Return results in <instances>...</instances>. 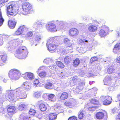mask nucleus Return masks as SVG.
<instances>
[{"label": "nucleus", "mask_w": 120, "mask_h": 120, "mask_svg": "<svg viewBox=\"0 0 120 120\" xmlns=\"http://www.w3.org/2000/svg\"><path fill=\"white\" fill-rule=\"evenodd\" d=\"M69 42H70V41L67 38H66L64 40V42L65 43V44L68 42L69 43Z\"/></svg>", "instance_id": "09e8293b"}, {"label": "nucleus", "mask_w": 120, "mask_h": 120, "mask_svg": "<svg viewBox=\"0 0 120 120\" xmlns=\"http://www.w3.org/2000/svg\"><path fill=\"white\" fill-rule=\"evenodd\" d=\"M6 109L7 113L5 116L7 117L11 118L16 112V108L14 105H8L6 107Z\"/></svg>", "instance_id": "7ed1b4c3"}, {"label": "nucleus", "mask_w": 120, "mask_h": 120, "mask_svg": "<svg viewBox=\"0 0 120 120\" xmlns=\"http://www.w3.org/2000/svg\"><path fill=\"white\" fill-rule=\"evenodd\" d=\"M21 75L19 70L15 69H12L9 71L8 75L11 79L17 80L20 77Z\"/></svg>", "instance_id": "20e7f679"}, {"label": "nucleus", "mask_w": 120, "mask_h": 120, "mask_svg": "<svg viewBox=\"0 0 120 120\" xmlns=\"http://www.w3.org/2000/svg\"><path fill=\"white\" fill-rule=\"evenodd\" d=\"M98 34L99 35L101 38L105 37L107 34L105 30L102 29H101L100 30Z\"/></svg>", "instance_id": "5701e85b"}, {"label": "nucleus", "mask_w": 120, "mask_h": 120, "mask_svg": "<svg viewBox=\"0 0 120 120\" xmlns=\"http://www.w3.org/2000/svg\"><path fill=\"white\" fill-rule=\"evenodd\" d=\"M84 112L85 111L83 110H81L79 111L78 116V118L79 119H83L84 116Z\"/></svg>", "instance_id": "4be33fe9"}, {"label": "nucleus", "mask_w": 120, "mask_h": 120, "mask_svg": "<svg viewBox=\"0 0 120 120\" xmlns=\"http://www.w3.org/2000/svg\"><path fill=\"white\" fill-rule=\"evenodd\" d=\"M23 120H29L28 117L27 116H24L23 117Z\"/></svg>", "instance_id": "6e6d98bb"}, {"label": "nucleus", "mask_w": 120, "mask_h": 120, "mask_svg": "<svg viewBox=\"0 0 120 120\" xmlns=\"http://www.w3.org/2000/svg\"><path fill=\"white\" fill-rule=\"evenodd\" d=\"M3 65V64L2 63H0V66H2Z\"/></svg>", "instance_id": "680f3d73"}, {"label": "nucleus", "mask_w": 120, "mask_h": 120, "mask_svg": "<svg viewBox=\"0 0 120 120\" xmlns=\"http://www.w3.org/2000/svg\"><path fill=\"white\" fill-rule=\"evenodd\" d=\"M114 69L113 66L109 67L107 69V71L109 73H112L114 70Z\"/></svg>", "instance_id": "4c0bfd02"}, {"label": "nucleus", "mask_w": 120, "mask_h": 120, "mask_svg": "<svg viewBox=\"0 0 120 120\" xmlns=\"http://www.w3.org/2000/svg\"><path fill=\"white\" fill-rule=\"evenodd\" d=\"M33 35V34L32 31H28L26 34L25 37L27 38H29L32 37Z\"/></svg>", "instance_id": "473e14b6"}, {"label": "nucleus", "mask_w": 120, "mask_h": 120, "mask_svg": "<svg viewBox=\"0 0 120 120\" xmlns=\"http://www.w3.org/2000/svg\"><path fill=\"white\" fill-rule=\"evenodd\" d=\"M88 29L90 32H94L97 30V27L95 25H91L88 27Z\"/></svg>", "instance_id": "aec40b11"}, {"label": "nucleus", "mask_w": 120, "mask_h": 120, "mask_svg": "<svg viewBox=\"0 0 120 120\" xmlns=\"http://www.w3.org/2000/svg\"><path fill=\"white\" fill-rule=\"evenodd\" d=\"M88 42V41L87 40L85 39H79V44H81L82 43L84 44L85 43H87Z\"/></svg>", "instance_id": "c9c22d12"}, {"label": "nucleus", "mask_w": 120, "mask_h": 120, "mask_svg": "<svg viewBox=\"0 0 120 120\" xmlns=\"http://www.w3.org/2000/svg\"><path fill=\"white\" fill-rule=\"evenodd\" d=\"M64 105L69 108H71L74 107L72 103L69 101H66L64 103Z\"/></svg>", "instance_id": "393cba45"}, {"label": "nucleus", "mask_w": 120, "mask_h": 120, "mask_svg": "<svg viewBox=\"0 0 120 120\" xmlns=\"http://www.w3.org/2000/svg\"><path fill=\"white\" fill-rule=\"evenodd\" d=\"M22 8L26 14L30 13L33 10L32 5L28 2L23 3L22 5Z\"/></svg>", "instance_id": "39448f33"}, {"label": "nucleus", "mask_w": 120, "mask_h": 120, "mask_svg": "<svg viewBox=\"0 0 120 120\" xmlns=\"http://www.w3.org/2000/svg\"><path fill=\"white\" fill-rule=\"evenodd\" d=\"M80 63V60L79 58L75 59L73 61L72 65L74 67H77Z\"/></svg>", "instance_id": "412c9836"}, {"label": "nucleus", "mask_w": 120, "mask_h": 120, "mask_svg": "<svg viewBox=\"0 0 120 120\" xmlns=\"http://www.w3.org/2000/svg\"><path fill=\"white\" fill-rule=\"evenodd\" d=\"M89 74L90 75H89L90 76H93V75L92 74V75H91V73H90Z\"/></svg>", "instance_id": "e2e57ef3"}, {"label": "nucleus", "mask_w": 120, "mask_h": 120, "mask_svg": "<svg viewBox=\"0 0 120 120\" xmlns=\"http://www.w3.org/2000/svg\"><path fill=\"white\" fill-rule=\"evenodd\" d=\"M78 79V78L77 76H75L73 77L72 80L74 82H75Z\"/></svg>", "instance_id": "c03bdc74"}, {"label": "nucleus", "mask_w": 120, "mask_h": 120, "mask_svg": "<svg viewBox=\"0 0 120 120\" xmlns=\"http://www.w3.org/2000/svg\"><path fill=\"white\" fill-rule=\"evenodd\" d=\"M47 45V48L49 51L54 52L56 51L57 46L52 41H50L49 43L48 42Z\"/></svg>", "instance_id": "6e6552de"}, {"label": "nucleus", "mask_w": 120, "mask_h": 120, "mask_svg": "<svg viewBox=\"0 0 120 120\" xmlns=\"http://www.w3.org/2000/svg\"><path fill=\"white\" fill-rule=\"evenodd\" d=\"M46 29L49 31L51 32H55L57 30L55 25L53 23L48 24L46 26Z\"/></svg>", "instance_id": "9d476101"}, {"label": "nucleus", "mask_w": 120, "mask_h": 120, "mask_svg": "<svg viewBox=\"0 0 120 120\" xmlns=\"http://www.w3.org/2000/svg\"><path fill=\"white\" fill-rule=\"evenodd\" d=\"M65 45L66 47H70L72 46V44L70 42H68L67 43L65 44Z\"/></svg>", "instance_id": "8fccbe9b"}, {"label": "nucleus", "mask_w": 120, "mask_h": 120, "mask_svg": "<svg viewBox=\"0 0 120 120\" xmlns=\"http://www.w3.org/2000/svg\"><path fill=\"white\" fill-rule=\"evenodd\" d=\"M39 108L40 110L42 111H45L47 109V108L44 104L41 103L39 105Z\"/></svg>", "instance_id": "a878e982"}, {"label": "nucleus", "mask_w": 120, "mask_h": 120, "mask_svg": "<svg viewBox=\"0 0 120 120\" xmlns=\"http://www.w3.org/2000/svg\"><path fill=\"white\" fill-rule=\"evenodd\" d=\"M22 89L21 88H17L16 89V91L18 94L17 95V97L19 98L18 99H25L26 97V95L25 94H21V91L22 90Z\"/></svg>", "instance_id": "1a4fd4ad"}, {"label": "nucleus", "mask_w": 120, "mask_h": 120, "mask_svg": "<svg viewBox=\"0 0 120 120\" xmlns=\"http://www.w3.org/2000/svg\"><path fill=\"white\" fill-rule=\"evenodd\" d=\"M56 22H57L58 23L59 22H59L58 20H57Z\"/></svg>", "instance_id": "69168bd1"}, {"label": "nucleus", "mask_w": 120, "mask_h": 120, "mask_svg": "<svg viewBox=\"0 0 120 120\" xmlns=\"http://www.w3.org/2000/svg\"><path fill=\"white\" fill-rule=\"evenodd\" d=\"M117 100L120 101V94H119L117 95Z\"/></svg>", "instance_id": "5fc2aeb1"}, {"label": "nucleus", "mask_w": 120, "mask_h": 120, "mask_svg": "<svg viewBox=\"0 0 120 120\" xmlns=\"http://www.w3.org/2000/svg\"><path fill=\"white\" fill-rule=\"evenodd\" d=\"M114 49H120V44H116L114 46Z\"/></svg>", "instance_id": "37998d69"}, {"label": "nucleus", "mask_w": 120, "mask_h": 120, "mask_svg": "<svg viewBox=\"0 0 120 120\" xmlns=\"http://www.w3.org/2000/svg\"><path fill=\"white\" fill-rule=\"evenodd\" d=\"M42 67L40 68L37 71L38 73V75L40 77L43 78L45 77L46 75V73L45 71L41 72V70H42Z\"/></svg>", "instance_id": "2eb2a0df"}, {"label": "nucleus", "mask_w": 120, "mask_h": 120, "mask_svg": "<svg viewBox=\"0 0 120 120\" xmlns=\"http://www.w3.org/2000/svg\"><path fill=\"white\" fill-rule=\"evenodd\" d=\"M4 21V20L3 18L1 13L0 12V26L3 24Z\"/></svg>", "instance_id": "58836bf2"}, {"label": "nucleus", "mask_w": 120, "mask_h": 120, "mask_svg": "<svg viewBox=\"0 0 120 120\" xmlns=\"http://www.w3.org/2000/svg\"><path fill=\"white\" fill-rule=\"evenodd\" d=\"M3 43V41L2 39L0 40V46L2 45Z\"/></svg>", "instance_id": "4d7b16f0"}, {"label": "nucleus", "mask_w": 120, "mask_h": 120, "mask_svg": "<svg viewBox=\"0 0 120 120\" xmlns=\"http://www.w3.org/2000/svg\"><path fill=\"white\" fill-rule=\"evenodd\" d=\"M1 87L0 86V94L1 93Z\"/></svg>", "instance_id": "052dcab7"}, {"label": "nucleus", "mask_w": 120, "mask_h": 120, "mask_svg": "<svg viewBox=\"0 0 120 120\" xmlns=\"http://www.w3.org/2000/svg\"><path fill=\"white\" fill-rule=\"evenodd\" d=\"M105 111H103L102 112H97L95 115L96 118L99 120L103 119L105 116Z\"/></svg>", "instance_id": "f8f14e48"}, {"label": "nucleus", "mask_w": 120, "mask_h": 120, "mask_svg": "<svg viewBox=\"0 0 120 120\" xmlns=\"http://www.w3.org/2000/svg\"><path fill=\"white\" fill-rule=\"evenodd\" d=\"M39 83V80L38 79H35L34 81V85H36L38 84Z\"/></svg>", "instance_id": "de8ad7c7"}, {"label": "nucleus", "mask_w": 120, "mask_h": 120, "mask_svg": "<svg viewBox=\"0 0 120 120\" xmlns=\"http://www.w3.org/2000/svg\"><path fill=\"white\" fill-rule=\"evenodd\" d=\"M1 59L4 63H6L7 60V55L5 54L1 56Z\"/></svg>", "instance_id": "7c9ffc66"}, {"label": "nucleus", "mask_w": 120, "mask_h": 120, "mask_svg": "<svg viewBox=\"0 0 120 120\" xmlns=\"http://www.w3.org/2000/svg\"><path fill=\"white\" fill-rule=\"evenodd\" d=\"M8 97L10 101L13 102L16 101L15 98V97L14 94L12 93H10L8 95Z\"/></svg>", "instance_id": "b1692460"}, {"label": "nucleus", "mask_w": 120, "mask_h": 120, "mask_svg": "<svg viewBox=\"0 0 120 120\" xmlns=\"http://www.w3.org/2000/svg\"><path fill=\"white\" fill-rule=\"evenodd\" d=\"M26 107V105L23 104L20 105L18 107L19 110L20 111H21L24 110L25 109Z\"/></svg>", "instance_id": "c85d7f7f"}, {"label": "nucleus", "mask_w": 120, "mask_h": 120, "mask_svg": "<svg viewBox=\"0 0 120 120\" xmlns=\"http://www.w3.org/2000/svg\"><path fill=\"white\" fill-rule=\"evenodd\" d=\"M34 77L33 74L30 72H26L24 75V78L26 79L28 78L30 80H32L33 79Z\"/></svg>", "instance_id": "ddd939ff"}, {"label": "nucleus", "mask_w": 120, "mask_h": 120, "mask_svg": "<svg viewBox=\"0 0 120 120\" xmlns=\"http://www.w3.org/2000/svg\"><path fill=\"white\" fill-rule=\"evenodd\" d=\"M41 94L40 92H35L34 94V96L37 98H40L41 97Z\"/></svg>", "instance_id": "e433bc0d"}, {"label": "nucleus", "mask_w": 120, "mask_h": 120, "mask_svg": "<svg viewBox=\"0 0 120 120\" xmlns=\"http://www.w3.org/2000/svg\"><path fill=\"white\" fill-rule=\"evenodd\" d=\"M9 0H0V5L4 4L8 1Z\"/></svg>", "instance_id": "a18cd8bd"}, {"label": "nucleus", "mask_w": 120, "mask_h": 120, "mask_svg": "<svg viewBox=\"0 0 120 120\" xmlns=\"http://www.w3.org/2000/svg\"><path fill=\"white\" fill-rule=\"evenodd\" d=\"M41 35H37L36 36L35 40L37 41H39L41 40Z\"/></svg>", "instance_id": "79ce46f5"}, {"label": "nucleus", "mask_w": 120, "mask_h": 120, "mask_svg": "<svg viewBox=\"0 0 120 120\" xmlns=\"http://www.w3.org/2000/svg\"><path fill=\"white\" fill-rule=\"evenodd\" d=\"M68 96V94L67 92H64L61 94L59 98L60 100L64 101L67 99Z\"/></svg>", "instance_id": "4468645a"}, {"label": "nucleus", "mask_w": 120, "mask_h": 120, "mask_svg": "<svg viewBox=\"0 0 120 120\" xmlns=\"http://www.w3.org/2000/svg\"><path fill=\"white\" fill-rule=\"evenodd\" d=\"M86 52V51H85L84 52H82V53H84V52Z\"/></svg>", "instance_id": "338daca9"}, {"label": "nucleus", "mask_w": 120, "mask_h": 120, "mask_svg": "<svg viewBox=\"0 0 120 120\" xmlns=\"http://www.w3.org/2000/svg\"><path fill=\"white\" fill-rule=\"evenodd\" d=\"M111 79L110 77L107 76L103 80L104 84L107 85H109L111 82Z\"/></svg>", "instance_id": "f3484780"}, {"label": "nucleus", "mask_w": 120, "mask_h": 120, "mask_svg": "<svg viewBox=\"0 0 120 120\" xmlns=\"http://www.w3.org/2000/svg\"><path fill=\"white\" fill-rule=\"evenodd\" d=\"M52 84L50 82H48L47 83L45 86V87L48 89H50L51 87H52Z\"/></svg>", "instance_id": "2f4dec72"}, {"label": "nucleus", "mask_w": 120, "mask_h": 120, "mask_svg": "<svg viewBox=\"0 0 120 120\" xmlns=\"http://www.w3.org/2000/svg\"><path fill=\"white\" fill-rule=\"evenodd\" d=\"M116 62L120 65V56L116 59Z\"/></svg>", "instance_id": "49530a36"}, {"label": "nucleus", "mask_w": 120, "mask_h": 120, "mask_svg": "<svg viewBox=\"0 0 120 120\" xmlns=\"http://www.w3.org/2000/svg\"><path fill=\"white\" fill-rule=\"evenodd\" d=\"M69 35L72 37L76 36L79 34L78 30L75 28H70L68 30V32Z\"/></svg>", "instance_id": "0eeeda50"}, {"label": "nucleus", "mask_w": 120, "mask_h": 120, "mask_svg": "<svg viewBox=\"0 0 120 120\" xmlns=\"http://www.w3.org/2000/svg\"><path fill=\"white\" fill-rule=\"evenodd\" d=\"M9 5L7 9V13L9 16H15L19 11L20 9L17 5H13L11 2H10L8 3Z\"/></svg>", "instance_id": "f257e3e1"}, {"label": "nucleus", "mask_w": 120, "mask_h": 120, "mask_svg": "<svg viewBox=\"0 0 120 120\" xmlns=\"http://www.w3.org/2000/svg\"><path fill=\"white\" fill-rule=\"evenodd\" d=\"M100 99L102 102L103 104L105 105H109L112 102L111 97L108 96H102L100 97Z\"/></svg>", "instance_id": "423d86ee"}, {"label": "nucleus", "mask_w": 120, "mask_h": 120, "mask_svg": "<svg viewBox=\"0 0 120 120\" xmlns=\"http://www.w3.org/2000/svg\"><path fill=\"white\" fill-rule=\"evenodd\" d=\"M57 117V115L55 113L49 114L48 116L49 120H55Z\"/></svg>", "instance_id": "6ab92c4d"}, {"label": "nucleus", "mask_w": 120, "mask_h": 120, "mask_svg": "<svg viewBox=\"0 0 120 120\" xmlns=\"http://www.w3.org/2000/svg\"><path fill=\"white\" fill-rule=\"evenodd\" d=\"M90 102L91 103L94 105H98L99 104V101L95 99H91L90 100Z\"/></svg>", "instance_id": "c756f323"}, {"label": "nucleus", "mask_w": 120, "mask_h": 120, "mask_svg": "<svg viewBox=\"0 0 120 120\" xmlns=\"http://www.w3.org/2000/svg\"><path fill=\"white\" fill-rule=\"evenodd\" d=\"M36 111L33 109H30L29 111V113L31 115H34L36 113Z\"/></svg>", "instance_id": "72a5a7b5"}, {"label": "nucleus", "mask_w": 120, "mask_h": 120, "mask_svg": "<svg viewBox=\"0 0 120 120\" xmlns=\"http://www.w3.org/2000/svg\"><path fill=\"white\" fill-rule=\"evenodd\" d=\"M26 49V47L24 46L19 47L16 51L15 54V56L18 57H26L28 54Z\"/></svg>", "instance_id": "f03ea898"}, {"label": "nucleus", "mask_w": 120, "mask_h": 120, "mask_svg": "<svg viewBox=\"0 0 120 120\" xmlns=\"http://www.w3.org/2000/svg\"><path fill=\"white\" fill-rule=\"evenodd\" d=\"M55 95L53 94H50L47 95L48 100L49 101L54 102L55 101Z\"/></svg>", "instance_id": "a211bd4d"}, {"label": "nucleus", "mask_w": 120, "mask_h": 120, "mask_svg": "<svg viewBox=\"0 0 120 120\" xmlns=\"http://www.w3.org/2000/svg\"><path fill=\"white\" fill-rule=\"evenodd\" d=\"M68 120H78L77 117L75 116H73L69 117Z\"/></svg>", "instance_id": "a19ab883"}, {"label": "nucleus", "mask_w": 120, "mask_h": 120, "mask_svg": "<svg viewBox=\"0 0 120 120\" xmlns=\"http://www.w3.org/2000/svg\"><path fill=\"white\" fill-rule=\"evenodd\" d=\"M107 30H109V28L108 27H107Z\"/></svg>", "instance_id": "0e129e2a"}, {"label": "nucleus", "mask_w": 120, "mask_h": 120, "mask_svg": "<svg viewBox=\"0 0 120 120\" xmlns=\"http://www.w3.org/2000/svg\"><path fill=\"white\" fill-rule=\"evenodd\" d=\"M85 85V83L84 82H81L79 83L78 86V87L79 88H80V87L83 88L84 87Z\"/></svg>", "instance_id": "ea45409f"}, {"label": "nucleus", "mask_w": 120, "mask_h": 120, "mask_svg": "<svg viewBox=\"0 0 120 120\" xmlns=\"http://www.w3.org/2000/svg\"><path fill=\"white\" fill-rule=\"evenodd\" d=\"M98 60V58L96 56H94L91 57L90 60V63H92L94 62L97 61Z\"/></svg>", "instance_id": "f704fd0d"}, {"label": "nucleus", "mask_w": 120, "mask_h": 120, "mask_svg": "<svg viewBox=\"0 0 120 120\" xmlns=\"http://www.w3.org/2000/svg\"><path fill=\"white\" fill-rule=\"evenodd\" d=\"M57 65L61 69L64 68L65 66L64 64L60 61H57L56 63Z\"/></svg>", "instance_id": "cd10ccee"}, {"label": "nucleus", "mask_w": 120, "mask_h": 120, "mask_svg": "<svg viewBox=\"0 0 120 120\" xmlns=\"http://www.w3.org/2000/svg\"><path fill=\"white\" fill-rule=\"evenodd\" d=\"M16 23L15 21H13L11 20H9L8 21V26L10 28L13 29L15 28Z\"/></svg>", "instance_id": "dca6fc26"}, {"label": "nucleus", "mask_w": 120, "mask_h": 120, "mask_svg": "<svg viewBox=\"0 0 120 120\" xmlns=\"http://www.w3.org/2000/svg\"><path fill=\"white\" fill-rule=\"evenodd\" d=\"M18 41H19V44L20 43H22L23 42V41L22 40H21V42L20 41V40H18V41H17V42H18Z\"/></svg>", "instance_id": "13d9d810"}, {"label": "nucleus", "mask_w": 120, "mask_h": 120, "mask_svg": "<svg viewBox=\"0 0 120 120\" xmlns=\"http://www.w3.org/2000/svg\"><path fill=\"white\" fill-rule=\"evenodd\" d=\"M118 77L120 79V72L118 73Z\"/></svg>", "instance_id": "bf43d9fd"}, {"label": "nucleus", "mask_w": 120, "mask_h": 120, "mask_svg": "<svg viewBox=\"0 0 120 120\" xmlns=\"http://www.w3.org/2000/svg\"><path fill=\"white\" fill-rule=\"evenodd\" d=\"M25 84H26L27 86H26V87H25L26 88V89H28L29 88V83L28 82H25Z\"/></svg>", "instance_id": "3c124183"}, {"label": "nucleus", "mask_w": 120, "mask_h": 120, "mask_svg": "<svg viewBox=\"0 0 120 120\" xmlns=\"http://www.w3.org/2000/svg\"><path fill=\"white\" fill-rule=\"evenodd\" d=\"M116 120H120V112L118 113L117 115Z\"/></svg>", "instance_id": "603ef678"}, {"label": "nucleus", "mask_w": 120, "mask_h": 120, "mask_svg": "<svg viewBox=\"0 0 120 120\" xmlns=\"http://www.w3.org/2000/svg\"><path fill=\"white\" fill-rule=\"evenodd\" d=\"M26 27L24 25H22L20 26L15 31V34L19 35L22 34L24 30Z\"/></svg>", "instance_id": "9b49d317"}, {"label": "nucleus", "mask_w": 120, "mask_h": 120, "mask_svg": "<svg viewBox=\"0 0 120 120\" xmlns=\"http://www.w3.org/2000/svg\"><path fill=\"white\" fill-rule=\"evenodd\" d=\"M94 107H89L88 109L89 110L92 111L94 110Z\"/></svg>", "instance_id": "864d4df0"}, {"label": "nucleus", "mask_w": 120, "mask_h": 120, "mask_svg": "<svg viewBox=\"0 0 120 120\" xmlns=\"http://www.w3.org/2000/svg\"><path fill=\"white\" fill-rule=\"evenodd\" d=\"M65 63L66 64H68L70 63L71 61V59L69 56H66L64 59Z\"/></svg>", "instance_id": "bb28decb"}]
</instances>
